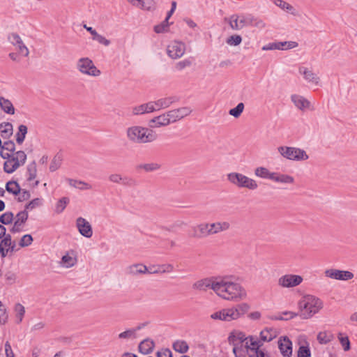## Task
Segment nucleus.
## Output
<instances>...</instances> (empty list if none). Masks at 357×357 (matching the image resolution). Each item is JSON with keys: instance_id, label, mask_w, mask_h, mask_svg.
Segmentation results:
<instances>
[{"instance_id": "48", "label": "nucleus", "mask_w": 357, "mask_h": 357, "mask_svg": "<svg viewBox=\"0 0 357 357\" xmlns=\"http://www.w3.org/2000/svg\"><path fill=\"white\" fill-rule=\"evenodd\" d=\"M68 203L69 199L68 197H64L60 199L56 205V212L58 213L63 212Z\"/></svg>"}, {"instance_id": "33", "label": "nucleus", "mask_w": 357, "mask_h": 357, "mask_svg": "<svg viewBox=\"0 0 357 357\" xmlns=\"http://www.w3.org/2000/svg\"><path fill=\"white\" fill-rule=\"evenodd\" d=\"M0 107L8 114H15V107L11 101L1 96H0Z\"/></svg>"}, {"instance_id": "27", "label": "nucleus", "mask_w": 357, "mask_h": 357, "mask_svg": "<svg viewBox=\"0 0 357 357\" xmlns=\"http://www.w3.org/2000/svg\"><path fill=\"white\" fill-rule=\"evenodd\" d=\"M278 336L276 329L273 328H266L260 332V340L263 342H268Z\"/></svg>"}, {"instance_id": "45", "label": "nucleus", "mask_w": 357, "mask_h": 357, "mask_svg": "<svg viewBox=\"0 0 357 357\" xmlns=\"http://www.w3.org/2000/svg\"><path fill=\"white\" fill-rule=\"evenodd\" d=\"M27 133V127L24 125H20L18 127V132L16 133V142L17 144H21L23 143L26 135Z\"/></svg>"}, {"instance_id": "7", "label": "nucleus", "mask_w": 357, "mask_h": 357, "mask_svg": "<svg viewBox=\"0 0 357 357\" xmlns=\"http://www.w3.org/2000/svg\"><path fill=\"white\" fill-rule=\"evenodd\" d=\"M250 305L246 303L237 304L231 307L223 309L224 321H231L236 320L250 310Z\"/></svg>"}, {"instance_id": "14", "label": "nucleus", "mask_w": 357, "mask_h": 357, "mask_svg": "<svg viewBox=\"0 0 357 357\" xmlns=\"http://www.w3.org/2000/svg\"><path fill=\"white\" fill-rule=\"evenodd\" d=\"M15 241H12L10 234H6L0 242V255L2 258L7 256L8 252H14L15 250Z\"/></svg>"}, {"instance_id": "18", "label": "nucleus", "mask_w": 357, "mask_h": 357, "mask_svg": "<svg viewBox=\"0 0 357 357\" xmlns=\"http://www.w3.org/2000/svg\"><path fill=\"white\" fill-rule=\"evenodd\" d=\"M76 227L79 234L86 238H91L93 230L91 224L84 218L79 217L76 220Z\"/></svg>"}, {"instance_id": "13", "label": "nucleus", "mask_w": 357, "mask_h": 357, "mask_svg": "<svg viewBox=\"0 0 357 357\" xmlns=\"http://www.w3.org/2000/svg\"><path fill=\"white\" fill-rule=\"evenodd\" d=\"M263 345V343L260 339H258L256 336H249L248 340L245 342V348L248 351L249 357L258 356V353L263 351L260 350V347Z\"/></svg>"}, {"instance_id": "49", "label": "nucleus", "mask_w": 357, "mask_h": 357, "mask_svg": "<svg viewBox=\"0 0 357 357\" xmlns=\"http://www.w3.org/2000/svg\"><path fill=\"white\" fill-rule=\"evenodd\" d=\"M282 42H274L268 43L266 45L262 47V50L268 51V50H283L282 47Z\"/></svg>"}, {"instance_id": "1", "label": "nucleus", "mask_w": 357, "mask_h": 357, "mask_svg": "<svg viewBox=\"0 0 357 357\" xmlns=\"http://www.w3.org/2000/svg\"><path fill=\"white\" fill-rule=\"evenodd\" d=\"M215 294L226 301H240L245 299L247 292L244 287L235 281L232 275H218Z\"/></svg>"}, {"instance_id": "15", "label": "nucleus", "mask_w": 357, "mask_h": 357, "mask_svg": "<svg viewBox=\"0 0 357 357\" xmlns=\"http://www.w3.org/2000/svg\"><path fill=\"white\" fill-rule=\"evenodd\" d=\"M28 217V212L25 209L17 213L16 216L14 218L15 221L13 226L10 230V232L15 234L22 231L24 225L26 222Z\"/></svg>"}, {"instance_id": "24", "label": "nucleus", "mask_w": 357, "mask_h": 357, "mask_svg": "<svg viewBox=\"0 0 357 357\" xmlns=\"http://www.w3.org/2000/svg\"><path fill=\"white\" fill-rule=\"evenodd\" d=\"M178 99L175 96H169L160 98L155 101H152L155 111L169 107L172 103L176 102Z\"/></svg>"}, {"instance_id": "64", "label": "nucleus", "mask_w": 357, "mask_h": 357, "mask_svg": "<svg viewBox=\"0 0 357 357\" xmlns=\"http://www.w3.org/2000/svg\"><path fill=\"white\" fill-rule=\"evenodd\" d=\"M121 184L124 186L132 187L135 185V180L130 176H123Z\"/></svg>"}, {"instance_id": "25", "label": "nucleus", "mask_w": 357, "mask_h": 357, "mask_svg": "<svg viewBox=\"0 0 357 357\" xmlns=\"http://www.w3.org/2000/svg\"><path fill=\"white\" fill-rule=\"evenodd\" d=\"M211 236L217 234L220 232L225 231L230 229V224L227 221H220L209 223Z\"/></svg>"}, {"instance_id": "8", "label": "nucleus", "mask_w": 357, "mask_h": 357, "mask_svg": "<svg viewBox=\"0 0 357 357\" xmlns=\"http://www.w3.org/2000/svg\"><path fill=\"white\" fill-rule=\"evenodd\" d=\"M77 69L82 74L92 77H98L101 74L94 65L93 61L88 57L78 59L76 64Z\"/></svg>"}, {"instance_id": "52", "label": "nucleus", "mask_w": 357, "mask_h": 357, "mask_svg": "<svg viewBox=\"0 0 357 357\" xmlns=\"http://www.w3.org/2000/svg\"><path fill=\"white\" fill-rule=\"evenodd\" d=\"M255 16L252 14H245L241 15V23L243 27L245 26H252Z\"/></svg>"}, {"instance_id": "2", "label": "nucleus", "mask_w": 357, "mask_h": 357, "mask_svg": "<svg viewBox=\"0 0 357 357\" xmlns=\"http://www.w3.org/2000/svg\"><path fill=\"white\" fill-rule=\"evenodd\" d=\"M324 307L323 301L318 297L307 294L298 302V308L299 310L298 315L303 319L312 318L317 314Z\"/></svg>"}, {"instance_id": "36", "label": "nucleus", "mask_w": 357, "mask_h": 357, "mask_svg": "<svg viewBox=\"0 0 357 357\" xmlns=\"http://www.w3.org/2000/svg\"><path fill=\"white\" fill-rule=\"evenodd\" d=\"M13 125L9 122L0 123V132L1 137L4 139L9 138L13 135Z\"/></svg>"}, {"instance_id": "30", "label": "nucleus", "mask_w": 357, "mask_h": 357, "mask_svg": "<svg viewBox=\"0 0 357 357\" xmlns=\"http://www.w3.org/2000/svg\"><path fill=\"white\" fill-rule=\"evenodd\" d=\"M77 263V258L73 251L68 252L61 258V264L63 267L69 268L75 266Z\"/></svg>"}, {"instance_id": "20", "label": "nucleus", "mask_w": 357, "mask_h": 357, "mask_svg": "<svg viewBox=\"0 0 357 357\" xmlns=\"http://www.w3.org/2000/svg\"><path fill=\"white\" fill-rule=\"evenodd\" d=\"M278 347L284 357H291L292 355V342L286 336L282 337L278 340Z\"/></svg>"}, {"instance_id": "11", "label": "nucleus", "mask_w": 357, "mask_h": 357, "mask_svg": "<svg viewBox=\"0 0 357 357\" xmlns=\"http://www.w3.org/2000/svg\"><path fill=\"white\" fill-rule=\"evenodd\" d=\"M303 280L301 275L286 274L278 279V284L284 288H291L298 286Z\"/></svg>"}, {"instance_id": "59", "label": "nucleus", "mask_w": 357, "mask_h": 357, "mask_svg": "<svg viewBox=\"0 0 357 357\" xmlns=\"http://www.w3.org/2000/svg\"><path fill=\"white\" fill-rule=\"evenodd\" d=\"M136 335L134 333L132 328L126 330L124 332H122L119 334V339H130V338H135Z\"/></svg>"}, {"instance_id": "29", "label": "nucleus", "mask_w": 357, "mask_h": 357, "mask_svg": "<svg viewBox=\"0 0 357 357\" xmlns=\"http://www.w3.org/2000/svg\"><path fill=\"white\" fill-rule=\"evenodd\" d=\"M271 181L282 184H293L294 183V178L288 174L273 172Z\"/></svg>"}, {"instance_id": "55", "label": "nucleus", "mask_w": 357, "mask_h": 357, "mask_svg": "<svg viewBox=\"0 0 357 357\" xmlns=\"http://www.w3.org/2000/svg\"><path fill=\"white\" fill-rule=\"evenodd\" d=\"M168 26V21L165 19V20L161 24L154 26V31L157 33H164L167 30Z\"/></svg>"}, {"instance_id": "63", "label": "nucleus", "mask_w": 357, "mask_h": 357, "mask_svg": "<svg viewBox=\"0 0 357 357\" xmlns=\"http://www.w3.org/2000/svg\"><path fill=\"white\" fill-rule=\"evenodd\" d=\"M123 176L118 173H114L109 176L108 179L110 182L116 184H121Z\"/></svg>"}, {"instance_id": "47", "label": "nucleus", "mask_w": 357, "mask_h": 357, "mask_svg": "<svg viewBox=\"0 0 357 357\" xmlns=\"http://www.w3.org/2000/svg\"><path fill=\"white\" fill-rule=\"evenodd\" d=\"M14 220V214L12 212H6L0 216V222L3 225H9Z\"/></svg>"}, {"instance_id": "26", "label": "nucleus", "mask_w": 357, "mask_h": 357, "mask_svg": "<svg viewBox=\"0 0 357 357\" xmlns=\"http://www.w3.org/2000/svg\"><path fill=\"white\" fill-rule=\"evenodd\" d=\"M155 347V342L153 340L150 338H146L142 340L138 347L139 351L144 354H149L152 353L153 349Z\"/></svg>"}, {"instance_id": "46", "label": "nucleus", "mask_w": 357, "mask_h": 357, "mask_svg": "<svg viewBox=\"0 0 357 357\" xmlns=\"http://www.w3.org/2000/svg\"><path fill=\"white\" fill-rule=\"evenodd\" d=\"M20 187L16 181H8L6 185V190L15 195L20 192Z\"/></svg>"}, {"instance_id": "54", "label": "nucleus", "mask_w": 357, "mask_h": 357, "mask_svg": "<svg viewBox=\"0 0 357 357\" xmlns=\"http://www.w3.org/2000/svg\"><path fill=\"white\" fill-rule=\"evenodd\" d=\"M242 38L239 35H233L227 39V43L231 46H236L241 44Z\"/></svg>"}, {"instance_id": "23", "label": "nucleus", "mask_w": 357, "mask_h": 357, "mask_svg": "<svg viewBox=\"0 0 357 357\" xmlns=\"http://www.w3.org/2000/svg\"><path fill=\"white\" fill-rule=\"evenodd\" d=\"M291 100L296 108L302 111L310 109L311 105L308 100L298 94H292L291 96Z\"/></svg>"}, {"instance_id": "60", "label": "nucleus", "mask_w": 357, "mask_h": 357, "mask_svg": "<svg viewBox=\"0 0 357 357\" xmlns=\"http://www.w3.org/2000/svg\"><path fill=\"white\" fill-rule=\"evenodd\" d=\"M192 62L190 59H184L176 63L175 68L177 70H182L184 68L190 66Z\"/></svg>"}, {"instance_id": "5", "label": "nucleus", "mask_w": 357, "mask_h": 357, "mask_svg": "<svg viewBox=\"0 0 357 357\" xmlns=\"http://www.w3.org/2000/svg\"><path fill=\"white\" fill-rule=\"evenodd\" d=\"M26 160V155L23 151H19L11 155L3 164V169L8 174H12L20 166H22Z\"/></svg>"}, {"instance_id": "4", "label": "nucleus", "mask_w": 357, "mask_h": 357, "mask_svg": "<svg viewBox=\"0 0 357 357\" xmlns=\"http://www.w3.org/2000/svg\"><path fill=\"white\" fill-rule=\"evenodd\" d=\"M229 183L239 188H247L255 190L258 188L257 181L248 176L238 172H231L227 175Z\"/></svg>"}, {"instance_id": "58", "label": "nucleus", "mask_w": 357, "mask_h": 357, "mask_svg": "<svg viewBox=\"0 0 357 357\" xmlns=\"http://www.w3.org/2000/svg\"><path fill=\"white\" fill-rule=\"evenodd\" d=\"M42 204L41 202V199H39V198H36V199H33V200H31L29 203H28L26 206H25V210L27 211V210H33L35 208L40 206Z\"/></svg>"}, {"instance_id": "19", "label": "nucleus", "mask_w": 357, "mask_h": 357, "mask_svg": "<svg viewBox=\"0 0 357 357\" xmlns=\"http://www.w3.org/2000/svg\"><path fill=\"white\" fill-rule=\"evenodd\" d=\"M298 73L303 75L307 82L314 85L319 84V77L312 70L304 66H300Z\"/></svg>"}, {"instance_id": "12", "label": "nucleus", "mask_w": 357, "mask_h": 357, "mask_svg": "<svg viewBox=\"0 0 357 357\" xmlns=\"http://www.w3.org/2000/svg\"><path fill=\"white\" fill-rule=\"evenodd\" d=\"M185 52V45L184 43L174 41L167 47V54L172 59L181 58Z\"/></svg>"}, {"instance_id": "32", "label": "nucleus", "mask_w": 357, "mask_h": 357, "mask_svg": "<svg viewBox=\"0 0 357 357\" xmlns=\"http://www.w3.org/2000/svg\"><path fill=\"white\" fill-rule=\"evenodd\" d=\"M147 271L148 268L146 266L142 264H132L126 268V273L132 275L146 273Z\"/></svg>"}, {"instance_id": "31", "label": "nucleus", "mask_w": 357, "mask_h": 357, "mask_svg": "<svg viewBox=\"0 0 357 357\" xmlns=\"http://www.w3.org/2000/svg\"><path fill=\"white\" fill-rule=\"evenodd\" d=\"M273 3L284 11L289 13L294 16L298 15V12L291 4L283 0H272Z\"/></svg>"}, {"instance_id": "40", "label": "nucleus", "mask_w": 357, "mask_h": 357, "mask_svg": "<svg viewBox=\"0 0 357 357\" xmlns=\"http://www.w3.org/2000/svg\"><path fill=\"white\" fill-rule=\"evenodd\" d=\"M63 160V155L61 153H57L52 158L50 165V170L53 172L57 170L61 165Z\"/></svg>"}, {"instance_id": "38", "label": "nucleus", "mask_w": 357, "mask_h": 357, "mask_svg": "<svg viewBox=\"0 0 357 357\" xmlns=\"http://www.w3.org/2000/svg\"><path fill=\"white\" fill-rule=\"evenodd\" d=\"M175 351L180 354H185L189 349V346L185 340H176L172 344Z\"/></svg>"}, {"instance_id": "44", "label": "nucleus", "mask_w": 357, "mask_h": 357, "mask_svg": "<svg viewBox=\"0 0 357 357\" xmlns=\"http://www.w3.org/2000/svg\"><path fill=\"white\" fill-rule=\"evenodd\" d=\"M36 163L35 161L29 163L26 167L27 181H31L36 177Z\"/></svg>"}, {"instance_id": "9", "label": "nucleus", "mask_w": 357, "mask_h": 357, "mask_svg": "<svg viewBox=\"0 0 357 357\" xmlns=\"http://www.w3.org/2000/svg\"><path fill=\"white\" fill-rule=\"evenodd\" d=\"M218 280V276H213L197 280L193 283L192 289L202 291H206L211 289L215 293Z\"/></svg>"}, {"instance_id": "22", "label": "nucleus", "mask_w": 357, "mask_h": 357, "mask_svg": "<svg viewBox=\"0 0 357 357\" xmlns=\"http://www.w3.org/2000/svg\"><path fill=\"white\" fill-rule=\"evenodd\" d=\"M193 234L192 236L195 238H206L211 236L209 223H201L192 227Z\"/></svg>"}, {"instance_id": "35", "label": "nucleus", "mask_w": 357, "mask_h": 357, "mask_svg": "<svg viewBox=\"0 0 357 357\" xmlns=\"http://www.w3.org/2000/svg\"><path fill=\"white\" fill-rule=\"evenodd\" d=\"M133 6L144 10H151L153 8V0H128Z\"/></svg>"}, {"instance_id": "6", "label": "nucleus", "mask_w": 357, "mask_h": 357, "mask_svg": "<svg viewBox=\"0 0 357 357\" xmlns=\"http://www.w3.org/2000/svg\"><path fill=\"white\" fill-rule=\"evenodd\" d=\"M278 150L282 156L290 160H306L309 158L304 150L296 147L282 146Z\"/></svg>"}, {"instance_id": "41", "label": "nucleus", "mask_w": 357, "mask_h": 357, "mask_svg": "<svg viewBox=\"0 0 357 357\" xmlns=\"http://www.w3.org/2000/svg\"><path fill=\"white\" fill-rule=\"evenodd\" d=\"M255 174L262 178H267L272 180L273 172H270L267 168L259 167L255 169Z\"/></svg>"}, {"instance_id": "61", "label": "nucleus", "mask_w": 357, "mask_h": 357, "mask_svg": "<svg viewBox=\"0 0 357 357\" xmlns=\"http://www.w3.org/2000/svg\"><path fill=\"white\" fill-rule=\"evenodd\" d=\"M8 319V314L5 306L0 301V324H4Z\"/></svg>"}, {"instance_id": "28", "label": "nucleus", "mask_w": 357, "mask_h": 357, "mask_svg": "<svg viewBox=\"0 0 357 357\" xmlns=\"http://www.w3.org/2000/svg\"><path fill=\"white\" fill-rule=\"evenodd\" d=\"M152 101L132 108V112L134 115H141L146 113H151L155 111Z\"/></svg>"}, {"instance_id": "37", "label": "nucleus", "mask_w": 357, "mask_h": 357, "mask_svg": "<svg viewBox=\"0 0 357 357\" xmlns=\"http://www.w3.org/2000/svg\"><path fill=\"white\" fill-rule=\"evenodd\" d=\"M160 167V165L157 162L143 163L137 165L136 166V169H143L146 172H152L158 170Z\"/></svg>"}, {"instance_id": "50", "label": "nucleus", "mask_w": 357, "mask_h": 357, "mask_svg": "<svg viewBox=\"0 0 357 357\" xmlns=\"http://www.w3.org/2000/svg\"><path fill=\"white\" fill-rule=\"evenodd\" d=\"M243 109H244V104L243 102H240L236 105V107L231 109L229 111V114L235 118H238L241 116Z\"/></svg>"}, {"instance_id": "51", "label": "nucleus", "mask_w": 357, "mask_h": 357, "mask_svg": "<svg viewBox=\"0 0 357 357\" xmlns=\"http://www.w3.org/2000/svg\"><path fill=\"white\" fill-rule=\"evenodd\" d=\"M338 340L344 351L350 349V341L348 336H343V334L340 333L338 334Z\"/></svg>"}, {"instance_id": "39", "label": "nucleus", "mask_w": 357, "mask_h": 357, "mask_svg": "<svg viewBox=\"0 0 357 357\" xmlns=\"http://www.w3.org/2000/svg\"><path fill=\"white\" fill-rule=\"evenodd\" d=\"M333 340V335L329 331H321L317 335V340L321 344H326Z\"/></svg>"}, {"instance_id": "42", "label": "nucleus", "mask_w": 357, "mask_h": 357, "mask_svg": "<svg viewBox=\"0 0 357 357\" xmlns=\"http://www.w3.org/2000/svg\"><path fill=\"white\" fill-rule=\"evenodd\" d=\"M298 316V313L291 311H284L281 314L274 315L271 317L272 320H289Z\"/></svg>"}, {"instance_id": "34", "label": "nucleus", "mask_w": 357, "mask_h": 357, "mask_svg": "<svg viewBox=\"0 0 357 357\" xmlns=\"http://www.w3.org/2000/svg\"><path fill=\"white\" fill-rule=\"evenodd\" d=\"M66 181L70 186L79 190H91L92 188L91 185L80 180L67 178Z\"/></svg>"}, {"instance_id": "16", "label": "nucleus", "mask_w": 357, "mask_h": 357, "mask_svg": "<svg viewBox=\"0 0 357 357\" xmlns=\"http://www.w3.org/2000/svg\"><path fill=\"white\" fill-rule=\"evenodd\" d=\"M191 112L192 109L189 107H182L167 112L171 123L183 119L190 114Z\"/></svg>"}, {"instance_id": "17", "label": "nucleus", "mask_w": 357, "mask_h": 357, "mask_svg": "<svg viewBox=\"0 0 357 357\" xmlns=\"http://www.w3.org/2000/svg\"><path fill=\"white\" fill-rule=\"evenodd\" d=\"M8 40L16 47L19 53L24 56H28L29 54V51L27 47L24 44L20 36L15 33H13L8 36Z\"/></svg>"}, {"instance_id": "62", "label": "nucleus", "mask_w": 357, "mask_h": 357, "mask_svg": "<svg viewBox=\"0 0 357 357\" xmlns=\"http://www.w3.org/2000/svg\"><path fill=\"white\" fill-rule=\"evenodd\" d=\"M92 39L106 47L110 45V40L99 33H98L95 37H92Z\"/></svg>"}, {"instance_id": "21", "label": "nucleus", "mask_w": 357, "mask_h": 357, "mask_svg": "<svg viewBox=\"0 0 357 357\" xmlns=\"http://www.w3.org/2000/svg\"><path fill=\"white\" fill-rule=\"evenodd\" d=\"M169 124H171V121L167 112L153 118L149 122V126L153 128L166 126Z\"/></svg>"}, {"instance_id": "3", "label": "nucleus", "mask_w": 357, "mask_h": 357, "mask_svg": "<svg viewBox=\"0 0 357 357\" xmlns=\"http://www.w3.org/2000/svg\"><path fill=\"white\" fill-rule=\"evenodd\" d=\"M126 135L128 139L137 144L150 143L157 139V134L148 128L135 126L127 129Z\"/></svg>"}, {"instance_id": "10", "label": "nucleus", "mask_w": 357, "mask_h": 357, "mask_svg": "<svg viewBox=\"0 0 357 357\" xmlns=\"http://www.w3.org/2000/svg\"><path fill=\"white\" fill-rule=\"evenodd\" d=\"M324 275L326 277L329 278L331 279L342 281L350 280L353 279L354 277V273L351 271L339 270L335 268L326 269L324 271Z\"/></svg>"}, {"instance_id": "53", "label": "nucleus", "mask_w": 357, "mask_h": 357, "mask_svg": "<svg viewBox=\"0 0 357 357\" xmlns=\"http://www.w3.org/2000/svg\"><path fill=\"white\" fill-rule=\"evenodd\" d=\"M32 242H33V238H32L31 235L25 234L21 238V239L19 242V245L22 248L27 247V246L30 245L32 243Z\"/></svg>"}, {"instance_id": "57", "label": "nucleus", "mask_w": 357, "mask_h": 357, "mask_svg": "<svg viewBox=\"0 0 357 357\" xmlns=\"http://www.w3.org/2000/svg\"><path fill=\"white\" fill-rule=\"evenodd\" d=\"M15 310L17 313V317L19 319L18 323L21 322L24 314L25 313L24 307L20 303H17L15 306Z\"/></svg>"}, {"instance_id": "56", "label": "nucleus", "mask_w": 357, "mask_h": 357, "mask_svg": "<svg viewBox=\"0 0 357 357\" xmlns=\"http://www.w3.org/2000/svg\"><path fill=\"white\" fill-rule=\"evenodd\" d=\"M298 357H311V352L309 347L301 346L298 351Z\"/></svg>"}, {"instance_id": "43", "label": "nucleus", "mask_w": 357, "mask_h": 357, "mask_svg": "<svg viewBox=\"0 0 357 357\" xmlns=\"http://www.w3.org/2000/svg\"><path fill=\"white\" fill-rule=\"evenodd\" d=\"M229 23L230 27L234 30H239L243 28V24L241 23V15H233L229 17Z\"/></svg>"}]
</instances>
